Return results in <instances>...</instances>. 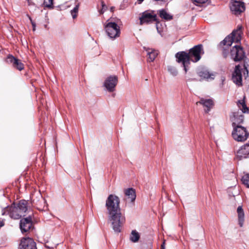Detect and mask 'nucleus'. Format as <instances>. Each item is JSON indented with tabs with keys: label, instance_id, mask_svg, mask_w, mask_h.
Here are the masks:
<instances>
[{
	"label": "nucleus",
	"instance_id": "obj_28",
	"mask_svg": "<svg viewBox=\"0 0 249 249\" xmlns=\"http://www.w3.org/2000/svg\"><path fill=\"white\" fill-rule=\"evenodd\" d=\"M242 181L243 183L249 188V174L244 176L242 178Z\"/></svg>",
	"mask_w": 249,
	"mask_h": 249
},
{
	"label": "nucleus",
	"instance_id": "obj_26",
	"mask_svg": "<svg viewBox=\"0 0 249 249\" xmlns=\"http://www.w3.org/2000/svg\"><path fill=\"white\" fill-rule=\"evenodd\" d=\"M237 105L239 108L242 110L243 113H248L249 109L247 107L244 100H239L238 102Z\"/></svg>",
	"mask_w": 249,
	"mask_h": 249
},
{
	"label": "nucleus",
	"instance_id": "obj_9",
	"mask_svg": "<svg viewBox=\"0 0 249 249\" xmlns=\"http://www.w3.org/2000/svg\"><path fill=\"white\" fill-rule=\"evenodd\" d=\"M32 226L33 223L31 215L22 218L20 221V229L22 233L29 231Z\"/></svg>",
	"mask_w": 249,
	"mask_h": 249
},
{
	"label": "nucleus",
	"instance_id": "obj_8",
	"mask_svg": "<svg viewBox=\"0 0 249 249\" xmlns=\"http://www.w3.org/2000/svg\"><path fill=\"white\" fill-rule=\"evenodd\" d=\"M231 57L235 61H240L245 56L243 48L238 45H236L233 47L231 50Z\"/></svg>",
	"mask_w": 249,
	"mask_h": 249
},
{
	"label": "nucleus",
	"instance_id": "obj_21",
	"mask_svg": "<svg viewBox=\"0 0 249 249\" xmlns=\"http://www.w3.org/2000/svg\"><path fill=\"white\" fill-rule=\"evenodd\" d=\"M238 217V223L241 227L243 226L244 221V212L241 206H238L237 209Z\"/></svg>",
	"mask_w": 249,
	"mask_h": 249
},
{
	"label": "nucleus",
	"instance_id": "obj_4",
	"mask_svg": "<svg viewBox=\"0 0 249 249\" xmlns=\"http://www.w3.org/2000/svg\"><path fill=\"white\" fill-rule=\"evenodd\" d=\"M104 29L108 36L112 39L118 37L120 35V29L118 24L108 19L104 24Z\"/></svg>",
	"mask_w": 249,
	"mask_h": 249
},
{
	"label": "nucleus",
	"instance_id": "obj_6",
	"mask_svg": "<svg viewBox=\"0 0 249 249\" xmlns=\"http://www.w3.org/2000/svg\"><path fill=\"white\" fill-rule=\"evenodd\" d=\"M8 214L10 217L15 219H19L22 215L21 213L18 210L16 206L14 205L10 207L7 206L2 210V215H4Z\"/></svg>",
	"mask_w": 249,
	"mask_h": 249
},
{
	"label": "nucleus",
	"instance_id": "obj_5",
	"mask_svg": "<svg viewBox=\"0 0 249 249\" xmlns=\"http://www.w3.org/2000/svg\"><path fill=\"white\" fill-rule=\"evenodd\" d=\"M232 136L234 140L238 142H243L246 140L249 136L246 128L240 125L232 126Z\"/></svg>",
	"mask_w": 249,
	"mask_h": 249
},
{
	"label": "nucleus",
	"instance_id": "obj_2",
	"mask_svg": "<svg viewBox=\"0 0 249 249\" xmlns=\"http://www.w3.org/2000/svg\"><path fill=\"white\" fill-rule=\"evenodd\" d=\"M203 53V46L199 44L191 49L188 53L185 52L178 53L176 57L178 62L182 63L186 72L187 67L190 64V61L193 62L198 61L201 58V54Z\"/></svg>",
	"mask_w": 249,
	"mask_h": 249
},
{
	"label": "nucleus",
	"instance_id": "obj_33",
	"mask_svg": "<svg viewBox=\"0 0 249 249\" xmlns=\"http://www.w3.org/2000/svg\"><path fill=\"white\" fill-rule=\"evenodd\" d=\"M29 18L31 20L32 26H33V30L35 31L36 30V24L32 20L31 18L29 17Z\"/></svg>",
	"mask_w": 249,
	"mask_h": 249
},
{
	"label": "nucleus",
	"instance_id": "obj_29",
	"mask_svg": "<svg viewBox=\"0 0 249 249\" xmlns=\"http://www.w3.org/2000/svg\"><path fill=\"white\" fill-rule=\"evenodd\" d=\"M232 82L238 86L242 85V79H231Z\"/></svg>",
	"mask_w": 249,
	"mask_h": 249
},
{
	"label": "nucleus",
	"instance_id": "obj_11",
	"mask_svg": "<svg viewBox=\"0 0 249 249\" xmlns=\"http://www.w3.org/2000/svg\"><path fill=\"white\" fill-rule=\"evenodd\" d=\"M231 10L235 15L240 14L245 10L244 2L236 0L232 1L231 5Z\"/></svg>",
	"mask_w": 249,
	"mask_h": 249
},
{
	"label": "nucleus",
	"instance_id": "obj_7",
	"mask_svg": "<svg viewBox=\"0 0 249 249\" xmlns=\"http://www.w3.org/2000/svg\"><path fill=\"white\" fill-rule=\"evenodd\" d=\"M140 20L141 25L145 23L148 24L157 21V15L153 11H146L142 13Z\"/></svg>",
	"mask_w": 249,
	"mask_h": 249
},
{
	"label": "nucleus",
	"instance_id": "obj_37",
	"mask_svg": "<svg viewBox=\"0 0 249 249\" xmlns=\"http://www.w3.org/2000/svg\"><path fill=\"white\" fill-rule=\"evenodd\" d=\"M115 9V7H111L110 8V10L111 12H113L114 11V10Z\"/></svg>",
	"mask_w": 249,
	"mask_h": 249
},
{
	"label": "nucleus",
	"instance_id": "obj_23",
	"mask_svg": "<svg viewBox=\"0 0 249 249\" xmlns=\"http://www.w3.org/2000/svg\"><path fill=\"white\" fill-rule=\"evenodd\" d=\"M146 51L148 55V60L150 62L153 61L158 55L157 51L149 48L147 49Z\"/></svg>",
	"mask_w": 249,
	"mask_h": 249
},
{
	"label": "nucleus",
	"instance_id": "obj_18",
	"mask_svg": "<svg viewBox=\"0 0 249 249\" xmlns=\"http://www.w3.org/2000/svg\"><path fill=\"white\" fill-rule=\"evenodd\" d=\"M230 119L232 122V126L239 125L243 122L244 116L239 114L238 112H232L230 116Z\"/></svg>",
	"mask_w": 249,
	"mask_h": 249
},
{
	"label": "nucleus",
	"instance_id": "obj_16",
	"mask_svg": "<svg viewBox=\"0 0 249 249\" xmlns=\"http://www.w3.org/2000/svg\"><path fill=\"white\" fill-rule=\"evenodd\" d=\"M6 61L11 64L12 66L17 69L21 71L24 69V65L20 60L17 59L12 55H9L7 57Z\"/></svg>",
	"mask_w": 249,
	"mask_h": 249
},
{
	"label": "nucleus",
	"instance_id": "obj_15",
	"mask_svg": "<svg viewBox=\"0 0 249 249\" xmlns=\"http://www.w3.org/2000/svg\"><path fill=\"white\" fill-rule=\"evenodd\" d=\"M118 83V79H106L103 86L105 89L110 92H113Z\"/></svg>",
	"mask_w": 249,
	"mask_h": 249
},
{
	"label": "nucleus",
	"instance_id": "obj_10",
	"mask_svg": "<svg viewBox=\"0 0 249 249\" xmlns=\"http://www.w3.org/2000/svg\"><path fill=\"white\" fill-rule=\"evenodd\" d=\"M249 76V72L245 66L243 68L240 65L236 66L232 73V78H247Z\"/></svg>",
	"mask_w": 249,
	"mask_h": 249
},
{
	"label": "nucleus",
	"instance_id": "obj_13",
	"mask_svg": "<svg viewBox=\"0 0 249 249\" xmlns=\"http://www.w3.org/2000/svg\"><path fill=\"white\" fill-rule=\"evenodd\" d=\"M20 249H37L36 243L31 238H23L21 240Z\"/></svg>",
	"mask_w": 249,
	"mask_h": 249
},
{
	"label": "nucleus",
	"instance_id": "obj_34",
	"mask_svg": "<svg viewBox=\"0 0 249 249\" xmlns=\"http://www.w3.org/2000/svg\"><path fill=\"white\" fill-rule=\"evenodd\" d=\"M161 249H165V241H163L162 244L161 245Z\"/></svg>",
	"mask_w": 249,
	"mask_h": 249
},
{
	"label": "nucleus",
	"instance_id": "obj_14",
	"mask_svg": "<svg viewBox=\"0 0 249 249\" xmlns=\"http://www.w3.org/2000/svg\"><path fill=\"white\" fill-rule=\"evenodd\" d=\"M32 201L33 203L36 204L37 206H41V203H43V207L42 210H45L47 208V204L46 200L43 198L39 193H35L32 195L31 197Z\"/></svg>",
	"mask_w": 249,
	"mask_h": 249
},
{
	"label": "nucleus",
	"instance_id": "obj_24",
	"mask_svg": "<svg viewBox=\"0 0 249 249\" xmlns=\"http://www.w3.org/2000/svg\"><path fill=\"white\" fill-rule=\"evenodd\" d=\"M140 238L139 233L136 230H132L130 235L129 239L133 243L137 242Z\"/></svg>",
	"mask_w": 249,
	"mask_h": 249
},
{
	"label": "nucleus",
	"instance_id": "obj_32",
	"mask_svg": "<svg viewBox=\"0 0 249 249\" xmlns=\"http://www.w3.org/2000/svg\"><path fill=\"white\" fill-rule=\"evenodd\" d=\"M192 1L198 3H204L207 1L208 0H192Z\"/></svg>",
	"mask_w": 249,
	"mask_h": 249
},
{
	"label": "nucleus",
	"instance_id": "obj_35",
	"mask_svg": "<svg viewBox=\"0 0 249 249\" xmlns=\"http://www.w3.org/2000/svg\"><path fill=\"white\" fill-rule=\"evenodd\" d=\"M168 70L169 71H171V70H173V72L175 73V74L176 73V70L173 68H168Z\"/></svg>",
	"mask_w": 249,
	"mask_h": 249
},
{
	"label": "nucleus",
	"instance_id": "obj_31",
	"mask_svg": "<svg viewBox=\"0 0 249 249\" xmlns=\"http://www.w3.org/2000/svg\"><path fill=\"white\" fill-rule=\"evenodd\" d=\"M101 4H102V8L101 10L99 11V13L101 14H103L105 11L107 9V5L104 3V2L103 1H102L101 2Z\"/></svg>",
	"mask_w": 249,
	"mask_h": 249
},
{
	"label": "nucleus",
	"instance_id": "obj_12",
	"mask_svg": "<svg viewBox=\"0 0 249 249\" xmlns=\"http://www.w3.org/2000/svg\"><path fill=\"white\" fill-rule=\"evenodd\" d=\"M196 104V105L198 104L202 105L204 107V112L206 113H208L214 106L213 100L211 98H200V100L197 102Z\"/></svg>",
	"mask_w": 249,
	"mask_h": 249
},
{
	"label": "nucleus",
	"instance_id": "obj_1",
	"mask_svg": "<svg viewBox=\"0 0 249 249\" xmlns=\"http://www.w3.org/2000/svg\"><path fill=\"white\" fill-rule=\"evenodd\" d=\"M120 200L116 195H109L106 201L108 218L110 221L113 231L120 232L121 228L125 221V218L121 213L120 207Z\"/></svg>",
	"mask_w": 249,
	"mask_h": 249
},
{
	"label": "nucleus",
	"instance_id": "obj_38",
	"mask_svg": "<svg viewBox=\"0 0 249 249\" xmlns=\"http://www.w3.org/2000/svg\"><path fill=\"white\" fill-rule=\"evenodd\" d=\"M144 0H137V2L139 3V4H141Z\"/></svg>",
	"mask_w": 249,
	"mask_h": 249
},
{
	"label": "nucleus",
	"instance_id": "obj_30",
	"mask_svg": "<svg viewBox=\"0 0 249 249\" xmlns=\"http://www.w3.org/2000/svg\"><path fill=\"white\" fill-rule=\"evenodd\" d=\"M44 5L47 7H52L53 2V0H44Z\"/></svg>",
	"mask_w": 249,
	"mask_h": 249
},
{
	"label": "nucleus",
	"instance_id": "obj_39",
	"mask_svg": "<svg viewBox=\"0 0 249 249\" xmlns=\"http://www.w3.org/2000/svg\"><path fill=\"white\" fill-rule=\"evenodd\" d=\"M109 78H112V77H109ZM113 78H116V77H114Z\"/></svg>",
	"mask_w": 249,
	"mask_h": 249
},
{
	"label": "nucleus",
	"instance_id": "obj_20",
	"mask_svg": "<svg viewBox=\"0 0 249 249\" xmlns=\"http://www.w3.org/2000/svg\"><path fill=\"white\" fill-rule=\"evenodd\" d=\"M124 194L125 196H127L128 198L130 199L131 202L135 201L136 199V193L135 190L132 188H129L124 190Z\"/></svg>",
	"mask_w": 249,
	"mask_h": 249
},
{
	"label": "nucleus",
	"instance_id": "obj_19",
	"mask_svg": "<svg viewBox=\"0 0 249 249\" xmlns=\"http://www.w3.org/2000/svg\"><path fill=\"white\" fill-rule=\"evenodd\" d=\"M198 75L202 78H210L212 76L218 77L219 75L215 72H210L208 70L203 69L198 72Z\"/></svg>",
	"mask_w": 249,
	"mask_h": 249
},
{
	"label": "nucleus",
	"instance_id": "obj_3",
	"mask_svg": "<svg viewBox=\"0 0 249 249\" xmlns=\"http://www.w3.org/2000/svg\"><path fill=\"white\" fill-rule=\"evenodd\" d=\"M242 35V27L238 26L236 30L233 31L230 35L227 36L221 43V44L223 45V53L225 56L227 54V53L226 52L227 48L230 47L233 42L235 43L240 42Z\"/></svg>",
	"mask_w": 249,
	"mask_h": 249
},
{
	"label": "nucleus",
	"instance_id": "obj_17",
	"mask_svg": "<svg viewBox=\"0 0 249 249\" xmlns=\"http://www.w3.org/2000/svg\"><path fill=\"white\" fill-rule=\"evenodd\" d=\"M249 155V142L242 146L237 152L236 157L239 160L247 158Z\"/></svg>",
	"mask_w": 249,
	"mask_h": 249
},
{
	"label": "nucleus",
	"instance_id": "obj_36",
	"mask_svg": "<svg viewBox=\"0 0 249 249\" xmlns=\"http://www.w3.org/2000/svg\"><path fill=\"white\" fill-rule=\"evenodd\" d=\"M4 225L3 221H0V227H2Z\"/></svg>",
	"mask_w": 249,
	"mask_h": 249
},
{
	"label": "nucleus",
	"instance_id": "obj_22",
	"mask_svg": "<svg viewBox=\"0 0 249 249\" xmlns=\"http://www.w3.org/2000/svg\"><path fill=\"white\" fill-rule=\"evenodd\" d=\"M27 201L25 200H21L19 201L17 206H16L17 208H18V210L22 214L25 213L27 210Z\"/></svg>",
	"mask_w": 249,
	"mask_h": 249
},
{
	"label": "nucleus",
	"instance_id": "obj_27",
	"mask_svg": "<svg viewBox=\"0 0 249 249\" xmlns=\"http://www.w3.org/2000/svg\"><path fill=\"white\" fill-rule=\"evenodd\" d=\"M159 15L161 18L166 20H170L172 19V16L163 9L159 11Z\"/></svg>",
	"mask_w": 249,
	"mask_h": 249
},
{
	"label": "nucleus",
	"instance_id": "obj_25",
	"mask_svg": "<svg viewBox=\"0 0 249 249\" xmlns=\"http://www.w3.org/2000/svg\"><path fill=\"white\" fill-rule=\"evenodd\" d=\"M80 3L77 1H74V7L71 11V14L72 17V18H75L77 17V13L79 10Z\"/></svg>",
	"mask_w": 249,
	"mask_h": 249
}]
</instances>
